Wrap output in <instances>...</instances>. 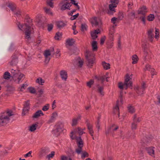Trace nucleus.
<instances>
[{
    "label": "nucleus",
    "instance_id": "obj_40",
    "mask_svg": "<svg viewBox=\"0 0 160 160\" xmlns=\"http://www.w3.org/2000/svg\"><path fill=\"white\" fill-rule=\"evenodd\" d=\"M8 7L10 8L12 11H13L15 8V6L11 3H9L8 5Z\"/></svg>",
    "mask_w": 160,
    "mask_h": 160
},
{
    "label": "nucleus",
    "instance_id": "obj_55",
    "mask_svg": "<svg viewBox=\"0 0 160 160\" xmlns=\"http://www.w3.org/2000/svg\"><path fill=\"white\" fill-rule=\"evenodd\" d=\"M29 91L32 93H35V89L32 88H29Z\"/></svg>",
    "mask_w": 160,
    "mask_h": 160
},
{
    "label": "nucleus",
    "instance_id": "obj_8",
    "mask_svg": "<svg viewBox=\"0 0 160 160\" xmlns=\"http://www.w3.org/2000/svg\"><path fill=\"white\" fill-rule=\"evenodd\" d=\"M62 4L61 9L62 10H64L66 9L70 10V7L72 5L71 0H62L61 2Z\"/></svg>",
    "mask_w": 160,
    "mask_h": 160
},
{
    "label": "nucleus",
    "instance_id": "obj_14",
    "mask_svg": "<svg viewBox=\"0 0 160 160\" xmlns=\"http://www.w3.org/2000/svg\"><path fill=\"white\" fill-rule=\"evenodd\" d=\"M60 74L62 79L66 81L67 78V72L65 71L62 70L60 71Z\"/></svg>",
    "mask_w": 160,
    "mask_h": 160
},
{
    "label": "nucleus",
    "instance_id": "obj_52",
    "mask_svg": "<svg viewBox=\"0 0 160 160\" xmlns=\"http://www.w3.org/2000/svg\"><path fill=\"white\" fill-rule=\"evenodd\" d=\"M18 82H19V81L22 78L24 77V75L23 74H22L20 73H19V74L18 75Z\"/></svg>",
    "mask_w": 160,
    "mask_h": 160
},
{
    "label": "nucleus",
    "instance_id": "obj_37",
    "mask_svg": "<svg viewBox=\"0 0 160 160\" xmlns=\"http://www.w3.org/2000/svg\"><path fill=\"white\" fill-rule=\"evenodd\" d=\"M123 92L122 91H121L120 92V94L119 96V98L120 99V101L121 103L122 104L123 102Z\"/></svg>",
    "mask_w": 160,
    "mask_h": 160
},
{
    "label": "nucleus",
    "instance_id": "obj_28",
    "mask_svg": "<svg viewBox=\"0 0 160 160\" xmlns=\"http://www.w3.org/2000/svg\"><path fill=\"white\" fill-rule=\"evenodd\" d=\"M102 65L105 69H108L110 68V65L109 63H107L103 62H102Z\"/></svg>",
    "mask_w": 160,
    "mask_h": 160
},
{
    "label": "nucleus",
    "instance_id": "obj_64",
    "mask_svg": "<svg viewBox=\"0 0 160 160\" xmlns=\"http://www.w3.org/2000/svg\"><path fill=\"white\" fill-rule=\"evenodd\" d=\"M61 159L62 160H68V157L64 156H62L61 157Z\"/></svg>",
    "mask_w": 160,
    "mask_h": 160
},
{
    "label": "nucleus",
    "instance_id": "obj_12",
    "mask_svg": "<svg viewBox=\"0 0 160 160\" xmlns=\"http://www.w3.org/2000/svg\"><path fill=\"white\" fill-rule=\"evenodd\" d=\"M19 71L17 68H14L11 69V73L12 77V78H16L18 77L19 74Z\"/></svg>",
    "mask_w": 160,
    "mask_h": 160
},
{
    "label": "nucleus",
    "instance_id": "obj_59",
    "mask_svg": "<svg viewBox=\"0 0 160 160\" xmlns=\"http://www.w3.org/2000/svg\"><path fill=\"white\" fill-rule=\"evenodd\" d=\"M119 100H118L117 101L116 106L115 108L116 111H118L119 110V108L118 107Z\"/></svg>",
    "mask_w": 160,
    "mask_h": 160
},
{
    "label": "nucleus",
    "instance_id": "obj_19",
    "mask_svg": "<svg viewBox=\"0 0 160 160\" xmlns=\"http://www.w3.org/2000/svg\"><path fill=\"white\" fill-rule=\"evenodd\" d=\"M57 116V113L55 112L52 113V116L48 122V123L52 122L55 119V118Z\"/></svg>",
    "mask_w": 160,
    "mask_h": 160
},
{
    "label": "nucleus",
    "instance_id": "obj_58",
    "mask_svg": "<svg viewBox=\"0 0 160 160\" xmlns=\"http://www.w3.org/2000/svg\"><path fill=\"white\" fill-rule=\"evenodd\" d=\"M87 125L88 130L92 129V125L89 122L87 123Z\"/></svg>",
    "mask_w": 160,
    "mask_h": 160
},
{
    "label": "nucleus",
    "instance_id": "obj_60",
    "mask_svg": "<svg viewBox=\"0 0 160 160\" xmlns=\"http://www.w3.org/2000/svg\"><path fill=\"white\" fill-rule=\"evenodd\" d=\"M105 38L106 37L105 36H104L103 37H102L101 38L100 40L101 44L102 45L104 43Z\"/></svg>",
    "mask_w": 160,
    "mask_h": 160
},
{
    "label": "nucleus",
    "instance_id": "obj_30",
    "mask_svg": "<svg viewBox=\"0 0 160 160\" xmlns=\"http://www.w3.org/2000/svg\"><path fill=\"white\" fill-rule=\"evenodd\" d=\"M47 149L46 148H44L42 149L39 155L40 157H42L43 156V155H44V154H46V153H47Z\"/></svg>",
    "mask_w": 160,
    "mask_h": 160
},
{
    "label": "nucleus",
    "instance_id": "obj_7",
    "mask_svg": "<svg viewBox=\"0 0 160 160\" xmlns=\"http://www.w3.org/2000/svg\"><path fill=\"white\" fill-rule=\"evenodd\" d=\"M86 53L85 58L87 61V65L91 67L92 66L94 61V54L88 50L86 51Z\"/></svg>",
    "mask_w": 160,
    "mask_h": 160
},
{
    "label": "nucleus",
    "instance_id": "obj_22",
    "mask_svg": "<svg viewBox=\"0 0 160 160\" xmlns=\"http://www.w3.org/2000/svg\"><path fill=\"white\" fill-rule=\"evenodd\" d=\"M97 42L96 41H93L92 43V50L94 51H96L98 48Z\"/></svg>",
    "mask_w": 160,
    "mask_h": 160
},
{
    "label": "nucleus",
    "instance_id": "obj_62",
    "mask_svg": "<svg viewBox=\"0 0 160 160\" xmlns=\"http://www.w3.org/2000/svg\"><path fill=\"white\" fill-rule=\"evenodd\" d=\"M45 57V62L47 64L48 63L50 60V58L49 57Z\"/></svg>",
    "mask_w": 160,
    "mask_h": 160
},
{
    "label": "nucleus",
    "instance_id": "obj_50",
    "mask_svg": "<svg viewBox=\"0 0 160 160\" xmlns=\"http://www.w3.org/2000/svg\"><path fill=\"white\" fill-rule=\"evenodd\" d=\"M94 83V81L92 80H91L90 81L87 82V86L89 87H91V85Z\"/></svg>",
    "mask_w": 160,
    "mask_h": 160
},
{
    "label": "nucleus",
    "instance_id": "obj_1",
    "mask_svg": "<svg viewBox=\"0 0 160 160\" xmlns=\"http://www.w3.org/2000/svg\"><path fill=\"white\" fill-rule=\"evenodd\" d=\"M152 139V138L151 137H145L142 139L141 143L149 155L153 157H155L154 150V147H149L151 145V142Z\"/></svg>",
    "mask_w": 160,
    "mask_h": 160
},
{
    "label": "nucleus",
    "instance_id": "obj_26",
    "mask_svg": "<svg viewBox=\"0 0 160 160\" xmlns=\"http://www.w3.org/2000/svg\"><path fill=\"white\" fill-rule=\"evenodd\" d=\"M3 78L5 79H8L10 78L11 75L10 73L8 72H5L3 75Z\"/></svg>",
    "mask_w": 160,
    "mask_h": 160
},
{
    "label": "nucleus",
    "instance_id": "obj_35",
    "mask_svg": "<svg viewBox=\"0 0 160 160\" xmlns=\"http://www.w3.org/2000/svg\"><path fill=\"white\" fill-rule=\"evenodd\" d=\"M154 18V16L153 14H151L147 17V19L148 21H152Z\"/></svg>",
    "mask_w": 160,
    "mask_h": 160
},
{
    "label": "nucleus",
    "instance_id": "obj_39",
    "mask_svg": "<svg viewBox=\"0 0 160 160\" xmlns=\"http://www.w3.org/2000/svg\"><path fill=\"white\" fill-rule=\"evenodd\" d=\"M71 4H74L76 6L78 10L80 9V7L78 5V3H76V1L75 0H71Z\"/></svg>",
    "mask_w": 160,
    "mask_h": 160
},
{
    "label": "nucleus",
    "instance_id": "obj_21",
    "mask_svg": "<svg viewBox=\"0 0 160 160\" xmlns=\"http://www.w3.org/2000/svg\"><path fill=\"white\" fill-rule=\"evenodd\" d=\"M127 108L129 112L132 113L135 112L134 108L132 105H128Z\"/></svg>",
    "mask_w": 160,
    "mask_h": 160
},
{
    "label": "nucleus",
    "instance_id": "obj_31",
    "mask_svg": "<svg viewBox=\"0 0 160 160\" xmlns=\"http://www.w3.org/2000/svg\"><path fill=\"white\" fill-rule=\"evenodd\" d=\"M81 153H82V155L81 156V158L82 159H83L86 157H88L89 156L87 152L84 151H82V152Z\"/></svg>",
    "mask_w": 160,
    "mask_h": 160
},
{
    "label": "nucleus",
    "instance_id": "obj_41",
    "mask_svg": "<svg viewBox=\"0 0 160 160\" xmlns=\"http://www.w3.org/2000/svg\"><path fill=\"white\" fill-rule=\"evenodd\" d=\"M154 32V29L152 28H150L148 31V36L154 35L153 32Z\"/></svg>",
    "mask_w": 160,
    "mask_h": 160
},
{
    "label": "nucleus",
    "instance_id": "obj_10",
    "mask_svg": "<svg viewBox=\"0 0 160 160\" xmlns=\"http://www.w3.org/2000/svg\"><path fill=\"white\" fill-rule=\"evenodd\" d=\"M18 63V60L17 57L15 56L12 57V60L9 62L10 65L11 66L17 68V65Z\"/></svg>",
    "mask_w": 160,
    "mask_h": 160
},
{
    "label": "nucleus",
    "instance_id": "obj_20",
    "mask_svg": "<svg viewBox=\"0 0 160 160\" xmlns=\"http://www.w3.org/2000/svg\"><path fill=\"white\" fill-rule=\"evenodd\" d=\"M56 25L58 28L61 29L65 26V24L62 21H58L57 22Z\"/></svg>",
    "mask_w": 160,
    "mask_h": 160
},
{
    "label": "nucleus",
    "instance_id": "obj_2",
    "mask_svg": "<svg viewBox=\"0 0 160 160\" xmlns=\"http://www.w3.org/2000/svg\"><path fill=\"white\" fill-rule=\"evenodd\" d=\"M28 23H25L24 24L20 25L19 22H18L17 24L18 28L21 30L22 28L24 29L25 33V38L26 39L29 40L30 39V36L31 34L33 33V28H31V26L32 24L29 23L28 20L27 21Z\"/></svg>",
    "mask_w": 160,
    "mask_h": 160
},
{
    "label": "nucleus",
    "instance_id": "obj_18",
    "mask_svg": "<svg viewBox=\"0 0 160 160\" xmlns=\"http://www.w3.org/2000/svg\"><path fill=\"white\" fill-rule=\"evenodd\" d=\"M41 115H43L44 114L41 110H38L34 114L32 118H37L40 117Z\"/></svg>",
    "mask_w": 160,
    "mask_h": 160
},
{
    "label": "nucleus",
    "instance_id": "obj_36",
    "mask_svg": "<svg viewBox=\"0 0 160 160\" xmlns=\"http://www.w3.org/2000/svg\"><path fill=\"white\" fill-rule=\"evenodd\" d=\"M61 36L62 34L58 32L56 33L55 36V38L56 40H59V38L61 37Z\"/></svg>",
    "mask_w": 160,
    "mask_h": 160
},
{
    "label": "nucleus",
    "instance_id": "obj_17",
    "mask_svg": "<svg viewBox=\"0 0 160 160\" xmlns=\"http://www.w3.org/2000/svg\"><path fill=\"white\" fill-rule=\"evenodd\" d=\"M145 88V83L144 82H143L142 83V84L141 88H139L138 86L136 87L135 90L137 93H139L140 92V89H142V92H143Z\"/></svg>",
    "mask_w": 160,
    "mask_h": 160
},
{
    "label": "nucleus",
    "instance_id": "obj_49",
    "mask_svg": "<svg viewBox=\"0 0 160 160\" xmlns=\"http://www.w3.org/2000/svg\"><path fill=\"white\" fill-rule=\"evenodd\" d=\"M91 35L92 37V39L95 40L98 37V36L97 35V34L93 32H91Z\"/></svg>",
    "mask_w": 160,
    "mask_h": 160
},
{
    "label": "nucleus",
    "instance_id": "obj_43",
    "mask_svg": "<svg viewBox=\"0 0 160 160\" xmlns=\"http://www.w3.org/2000/svg\"><path fill=\"white\" fill-rule=\"evenodd\" d=\"M78 120L76 118H73L72 120V126H73L76 125L77 124Z\"/></svg>",
    "mask_w": 160,
    "mask_h": 160
},
{
    "label": "nucleus",
    "instance_id": "obj_61",
    "mask_svg": "<svg viewBox=\"0 0 160 160\" xmlns=\"http://www.w3.org/2000/svg\"><path fill=\"white\" fill-rule=\"evenodd\" d=\"M53 27V25L52 24H48V30L49 31H51Z\"/></svg>",
    "mask_w": 160,
    "mask_h": 160
},
{
    "label": "nucleus",
    "instance_id": "obj_47",
    "mask_svg": "<svg viewBox=\"0 0 160 160\" xmlns=\"http://www.w3.org/2000/svg\"><path fill=\"white\" fill-rule=\"evenodd\" d=\"M51 0H48L47 1V3L48 5H49L52 8L53 7V3Z\"/></svg>",
    "mask_w": 160,
    "mask_h": 160
},
{
    "label": "nucleus",
    "instance_id": "obj_38",
    "mask_svg": "<svg viewBox=\"0 0 160 160\" xmlns=\"http://www.w3.org/2000/svg\"><path fill=\"white\" fill-rule=\"evenodd\" d=\"M51 54L49 50H46L44 51V55L45 57H48L49 56L51 55Z\"/></svg>",
    "mask_w": 160,
    "mask_h": 160
},
{
    "label": "nucleus",
    "instance_id": "obj_53",
    "mask_svg": "<svg viewBox=\"0 0 160 160\" xmlns=\"http://www.w3.org/2000/svg\"><path fill=\"white\" fill-rule=\"evenodd\" d=\"M100 117H98V121H97V123L96 126H97V127L98 128V131H99V130L100 129V126L99 125V123L100 122Z\"/></svg>",
    "mask_w": 160,
    "mask_h": 160
},
{
    "label": "nucleus",
    "instance_id": "obj_27",
    "mask_svg": "<svg viewBox=\"0 0 160 160\" xmlns=\"http://www.w3.org/2000/svg\"><path fill=\"white\" fill-rule=\"evenodd\" d=\"M138 58L137 55H134L132 56V63L135 64L137 63Z\"/></svg>",
    "mask_w": 160,
    "mask_h": 160
},
{
    "label": "nucleus",
    "instance_id": "obj_44",
    "mask_svg": "<svg viewBox=\"0 0 160 160\" xmlns=\"http://www.w3.org/2000/svg\"><path fill=\"white\" fill-rule=\"evenodd\" d=\"M49 108V104H47L46 105L44 106L42 108V110L43 111H46L48 110Z\"/></svg>",
    "mask_w": 160,
    "mask_h": 160
},
{
    "label": "nucleus",
    "instance_id": "obj_25",
    "mask_svg": "<svg viewBox=\"0 0 160 160\" xmlns=\"http://www.w3.org/2000/svg\"><path fill=\"white\" fill-rule=\"evenodd\" d=\"M38 123L33 124L30 127L29 130L31 132L34 131L36 129V128L38 127Z\"/></svg>",
    "mask_w": 160,
    "mask_h": 160
},
{
    "label": "nucleus",
    "instance_id": "obj_46",
    "mask_svg": "<svg viewBox=\"0 0 160 160\" xmlns=\"http://www.w3.org/2000/svg\"><path fill=\"white\" fill-rule=\"evenodd\" d=\"M55 152L53 151L51 153L49 154L47 156V158H48V159L49 160L50 158H52L55 155Z\"/></svg>",
    "mask_w": 160,
    "mask_h": 160
},
{
    "label": "nucleus",
    "instance_id": "obj_29",
    "mask_svg": "<svg viewBox=\"0 0 160 160\" xmlns=\"http://www.w3.org/2000/svg\"><path fill=\"white\" fill-rule=\"evenodd\" d=\"M73 132H75V134H73V137L75 136V135L76 136V132H78L80 135H82L83 133H84V132L82 130V129L80 128H78V129L76 130V131L75 130Z\"/></svg>",
    "mask_w": 160,
    "mask_h": 160
},
{
    "label": "nucleus",
    "instance_id": "obj_5",
    "mask_svg": "<svg viewBox=\"0 0 160 160\" xmlns=\"http://www.w3.org/2000/svg\"><path fill=\"white\" fill-rule=\"evenodd\" d=\"M130 79H131V78H130L129 74H127L126 76L124 83L123 84L122 82H119L118 83V87L121 91H122L124 88L127 89L128 87L132 86V82L130 81Z\"/></svg>",
    "mask_w": 160,
    "mask_h": 160
},
{
    "label": "nucleus",
    "instance_id": "obj_3",
    "mask_svg": "<svg viewBox=\"0 0 160 160\" xmlns=\"http://www.w3.org/2000/svg\"><path fill=\"white\" fill-rule=\"evenodd\" d=\"M75 134V132H72L70 134V137L72 139H76L78 148L75 149V152L78 154L82 152V148L83 146V143L81 137H78L75 135L73 137V135Z\"/></svg>",
    "mask_w": 160,
    "mask_h": 160
},
{
    "label": "nucleus",
    "instance_id": "obj_13",
    "mask_svg": "<svg viewBox=\"0 0 160 160\" xmlns=\"http://www.w3.org/2000/svg\"><path fill=\"white\" fill-rule=\"evenodd\" d=\"M147 8L145 6H143L138 11V14H142V16H146V13L147 12Z\"/></svg>",
    "mask_w": 160,
    "mask_h": 160
},
{
    "label": "nucleus",
    "instance_id": "obj_4",
    "mask_svg": "<svg viewBox=\"0 0 160 160\" xmlns=\"http://www.w3.org/2000/svg\"><path fill=\"white\" fill-rule=\"evenodd\" d=\"M12 112V111H8L0 116V126L5 125L9 122V117L13 115Z\"/></svg>",
    "mask_w": 160,
    "mask_h": 160
},
{
    "label": "nucleus",
    "instance_id": "obj_6",
    "mask_svg": "<svg viewBox=\"0 0 160 160\" xmlns=\"http://www.w3.org/2000/svg\"><path fill=\"white\" fill-rule=\"evenodd\" d=\"M119 0H110L111 4L109 5V9L108 11V13L110 15H112L115 12V8L117 6V5L119 2Z\"/></svg>",
    "mask_w": 160,
    "mask_h": 160
},
{
    "label": "nucleus",
    "instance_id": "obj_24",
    "mask_svg": "<svg viewBox=\"0 0 160 160\" xmlns=\"http://www.w3.org/2000/svg\"><path fill=\"white\" fill-rule=\"evenodd\" d=\"M75 42V40L72 38L68 39L67 40V42L69 45L72 46L74 44Z\"/></svg>",
    "mask_w": 160,
    "mask_h": 160
},
{
    "label": "nucleus",
    "instance_id": "obj_48",
    "mask_svg": "<svg viewBox=\"0 0 160 160\" xmlns=\"http://www.w3.org/2000/svg\"><path fill=\"white\" fill-rule=\"evenodd\" d=\"M106 78V76L103 75L102 76H100L99 77V80H100L101 81V83H102L105 80V79Z\"/></svg>",
    "mask_w": 160,
    "mask_h": 160
},
{
    "label": "nucleus",
    "instance_id": "obj_42",
    "mask_svg": "<svg viewBox=\"0 0 160 160\" xmlns=\"http://www.w3.org/2000/svg\"><path fill=\"white\" fill-rule=\"evenodd\" d=\"M140 19L145 25L146 24V17L145 16H142L140 17Z\"/></svg>",
    "mask_w": 160,
    "mask_h": 160
},
{
    "label": "nucleus",
    "instance_id": "obj_33",
    "mask_svg": "<svg viewBox=\"0 0 160 160\" xmlns=\"http://www.w3.org/2000/svg\"><path fill=\"white\" fill-rule=\"evenodd\" d=\"M68 152V157H71L72 156H73L74 155V152L72 149H70L69 150Z\"/></svg>",
    "mask_w": 160,
    "mask_h": 160
},
{
    "label": "nucleus",
    "instance_id": "obj_16",
    "mask_svg": "<svg viewBox=\"0 0 160 160\" xmlns=\"http://www.w3.org/2000/svg\"><path fill=\"white\" fill-rule=\"evenodd\" d=\"M97 92L102 96L104 95V92L103 91V87L100 86L99 84H98L97 86Z\"/></svg>",
    "mask_w": 160,
    "mask_h": 160
},
{
    "label": "nucleus",
    "instance_id": "obj_15",
    "mask_svg": "<svg viewBox=\"0 0 160 160\" xmlns=\"http://www.w3.org/2000/svg\"><path fill=\"white\" fill-rule=\"evenodd\" d=\"M75 60L74 63L77 64L79 67H81L83 65V61L81 59V58L78 57Z\"/></svg>",
    "mask_w": 160,
    "mask_h": 160
},
{
    "label": "nucleus",
    "instance_id": "obj_56",
    "mask_svg": "<svg viewBox=\"0 0 160 160\" xmlns=\"http://www.w3.org/2000/svg\"><path fill=\"white\" fill-rule=\"evenodd\" d=\"M151 72L152 78H153V76L154 75H156L157 72L155 71L154 69H152V70H151Z\"/></svg>",
    "mask_w": 160,
    "mask_h": 160
},
{
    "label": "nucleus",
    "instance_id": "obj_9",
    "mask_svg": "<svg viewBox=\"0 0 160 160\" xmlns=\"http://www.w3.org/2000/svg\"><path fill=\"white\" fill-rule=\"evenodd\" d=\"M100 22V19L97 17H94L91 19V22L92 25L98 26V28H100L101 27L99 23Z\"/></svg>",
    "mask_w": 160,
    "mask_h": 160
},
{
    "label": "nucleus",
    "instance_id": "obj_54",
    "mask_svg": "<svg viewBox=\"0 0 160 160\" xmlns=\"http://www.w3.org/2000/svg\"><path fill=\"white\" fill-rule=\"evenodd\" d=\"M86 25L85 24H81V29L82 31L86 30Z\"/></svg>",
    "mask_w": 160,
    "mask_h": 160
},
{
    "label": "nucleus",
    "instance_id": "obj_57",
    "mask_svg": "<svg viewBox=\"0 0 160 160\" xmlns=\"http://www.w3.org/2000/svg\"><path fill=\"white\" fill-rule=\"evenodd\" d=\"M154 35L148 36V38L149 40L151 42H152L153 39Z\"/></svg>",
    "mask_w": 160,
    "mask_h": 160
},
{
    "label": "nucleus",
    "instance_id": "obj_32",
    "mask_svg": "<svg viewBox=\"0 0 160 160\" xmlns=\"http://www.w3.org/2000/svg\"><path fill=\"white\" fill-rule=\"evenodd\" d=\"M152 69L154 68H151V65H150L149 64H147L145 65V68H144V70L145 71L148 70L149 71H151V70H152Z\"/></svg>",
    "mask_w": 160,
    "mask_h": 160
},
{
    "label": "nucleus",
    "instance_id": "obj_63",
    "mask_svg": "<svg viewBox=\"0 0 160 160\" xmlns=\"http://www.w3.org/2000/svg\"><path fill=\"white\" fill-rule=\"evenodd\" d=\"M29 100H28L26 102V103L24 105V107L29 108Z\"/></svg>",
    "mask_w": 160,
    "mask_h": 160
},
{
    "label": "nucleus",
    "instance_id": "obj_34",
    "mask_svg": "<svg viewBox=\"0 0 160 160\" xmlns=\"http://www.w3.org/2000/svg\"><path fill=\"white\" fill-rule=\"evenodd\" d=\"M36 82H37L39 84L42 85V83L44 82V80L42 79L41 78H39L37 79Z\"/></svg>",
    "mask_w": 160,
    "mask_h": 160
},
{
    "label": "nucleus",
    "instance_id": "obj_51",
    "mask_svg": "<svg viewBox=\"0 0 160 160\" xmlns=\"http://www.w3.org/2000/svg\"><path fill=\"white\" fill-rule=\"evenodd\" d=\"M79 13H78L76 15H72V17L70 18V19L71 20H73L75 19L76 18H78L79 16Z\"/></svg>",
    "mask_w": 160,
    "mask_h": 160
},
{
    "label": "nucleus",
    "instance_id": "obj_45",
    "mask_svg": "<svg viewBox=\"0 0 160 160\" xmlns=\"http://www.w3.org/2000/svg\"><path fill=\"white\" fill-rule=\"evenodd\" d=\"M137 124L136 122H133L132 124L131 128L132 130L135 129L137 128Z\"/></svg>",
    "mask_w": 160,
    "mask_h": 160
},
{
    "label": "nucleus",
    "instance_id": "obj_11",
    "mask_svg": "<svg viewBox=\"0 0 160 160\" xmlns=\"http://www.w3.org/2000/svg\"><path fill=\"white\" fill-rule=\"evenodd\" d=\"M63 125L62 122H59L57 125V127L55 132L58 133L57 135H58L60 132L63 131Z\"/></svg>",
    "mask_w": 160,
    "mask_h": 160
},
{
    "label": "nucleus",
    "instance_id": "obj_23",
    "mask_svg": "<svg viewBox=\"0 0 160 160\" xmlns=\"http://www.w3.org/2000/svg\"><path fill=\"white\" fill-rule=\"evenodd\" d=\"M69 49L70 50L71 53H72L75 55L77 54L78 53V50L77 47H73L72 48V49H70V48Z\"/></svg>",
    "mask_w": 160,
    "mask_h": 160
}]
</instances>
